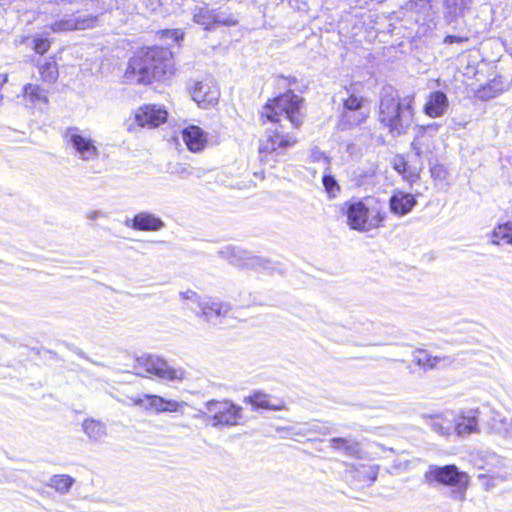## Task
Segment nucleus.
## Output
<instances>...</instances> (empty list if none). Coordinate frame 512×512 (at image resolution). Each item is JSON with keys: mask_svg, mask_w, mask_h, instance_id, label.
I'll return each instance as SVG.
<instances>
[{"mask_svg": "<svg viewBox=\"0 0 512 512\" xmlns=\"http://www.w3.org/2000/svg\"><path fill=\"white\" fill-rule=\"evenodd\" d=\"M424 483L429 486H445L449 487V497L458 502L466 500L467 490L470 485V477L464 472L460 471L454 464L438 466L429 465L428 469L423 475Z\"/></svg>", "mask_w": 512, "mask_h": 512, "instance_id": "nucleus-4", "label": "nucleus"}, {"mask_svg": "<svg viewBox=\"0 0 512 512\" xmlns=\"http://www.w3.org/2000/svg\"><path fill=\"white\" fill-rule=\"evenodd\" d=\"M472 0H444V16L447 22H454L464 16L470 8Z\"/></svg>", "mask_w": 512, "mask_h": 512, "instance_id": "nucleus-22", "label": "nucleus"}, {"mask_svg": "<svg viewBox=\"0 0 512 512\" xmlns=\"http://www.w3.org/2000/svg\"><path fill=\"white\" fill-rule=\"evenodd\" d=\"M39 72L42 79L46 82L52 83L57 80L58 69L54 61H46L39 67Z\"/></svg>", "mask_w": 512, "mask_h": 512, "instance_id": "nucleus-32", "label": "nucleus"}, {"mask_svg": "<svg viewBox=\"0 0 512 512\" xmlns=\"http://www.w3.org/2000/svg\"><path fill=\"white\" fill-rule=\"evenodd\" d=\"M193 20L195 23L209 29L216 22V16L212 10L205 4L195 7L193 11Z\"/></svg>", "mask_w": 512, "mask_h": 512, "instance_id": "nucleus-29", "label": "nucleus"}, {"mask_svg": "<svg viewBox=\"0 0 512 512\" xmlns=\"http://www.w3.org/2000/svg\"><path fill=\"white\" fill-rule=\"evenodd\" d=\"M171 173L185 179L193 175V168L189 165L178 163L172 168Z\"/></svg>", "mask_w": 512, "mask_h": 512, "instance_id": "nucleus-36", "label": "nucleus"}, {"mask_svg": "<svg viewBox=\"0 0 512 512\" xmlns=\"http://www.w3.org/2000/svg\"><path fill=\"white\" fill-rule=\"evenodd\" d=\"M416 204L417 200L412 194L401 191L394 193L389 200L391 212L399 216L411 212Z\"/></svg>", "mask_w": 512, "mask_h": 512, "instance_id": "nucleus-20", "label": "nucleus"}, {"mask_svg": "<svg viewBox=\"0 0 512 512\" xmlns=\"http://www.w3.org/2000/svg\"><path fill=\"white\" fill-rule=\"evenodd\" d=\"M276 430H277V432L290 431V430H292V428H289V427H279Z\"/></svg>", "mask_w": 512, "mask_h": 512, "instance_id": "nucleus-46", "label": "nucleus"}, {"mask_svg": "<svg viewBox=\"0 0 512 512\" xmlns=\"http://www.w3.org/2000/svg\"><path fill=\"white\" fill-rule=\"evenodd\" d=\"M180 298L183 301H186L187 306L191 310H194L193 306H196L198 309L201 308V303L204 302V298H202L195 291L192 290L180 292Z\"/></svg>", "mask_w": 512, "mask_h": 512, "instance_id": "nucleus-34", "label": "nucleus"}, {"mask_svg": "<svg viewBox=\"0 0 512 512\" xmlns=\"http://www.w3.org/2000/svg\"><path fill=\"white\" fill-rule=\"evenodd\" d=\"M82 430L93 443H102L108 436L106 424L98 419H85L82 422Z\"/></svg>", "mask_w": 512, "mask_h": 512, "instance_id": "nucleus-21", "label": "nucleus"}, {"mask_svg": "<svg viewBox=\"0 0 512 512\" xmlns=\"http://www.w3.org/2000/svg\"><path fill=\"white\" fill-rule=\"evenodd\" d=\"M415 362L422 366L425 369H432L439 366L441 363L444 365L451 363V359L449 357H438L431 356L428 352L424 350H419L416 352L414 356Z\"/></svg>", "mask_w": 512, "mask_h": 512, "instance_id": "nucleus-27", "label": "nucleus"}, {"mask_svg": "<svg viewBox=\"0 0 512 512\" xmlns=\"http://www.w3.org/2000/svg\"><path fill=\"white\" fill-rule=\"evenodd\" d=\"M205 409L213 427H233L244 422L243 408L232 400H209Z\"/></svg>", "mask_w": 512, "mask_h": 512, "instance_id": "nucleus-8", "label": "nucleus"}, {"mask_svg": "<svg viewBox=\"0 0 512 512\" xmlns=\"http://www.w3.org/2000/svg\"><path fill=\"white\" fill-rule=\"evenodd\" d=\"M322 184L325 188V191L329 194L330 197H335L337 193L340 191V186L337 183L334 176L330 174V171H325L322 177Z\"/></svg>", "mask_w": 512, "mask_h": 512, "instance_id": "nucleus-33", "label": "nucleus"}, {"mask_svg": "<svg viewBox=\"0 0 512 512\" xmlns=\"http://www.w3.org/2000/svg\"><path fill=\"white\" fill-rule=\"evenodd\" d=\"M357 472L367 475L370 482H373L376 479V474L371 467L361 466V469L357 470Z\"/></svg>", "mask_w": 512, "mask_h": 512, "instance_id": "nucleus-41", "label": "nucleus"}, {"mask_svg": "<svg viewBox=\"0 0 512 512\" xmlns=\"http://www.w3.org/2000/svg\"><path fill=\"white\" fill-rule=\"evenodd\" d=\"M125 225L138 231H159L165 227V223L157 216L149 212H140L131 220H126Z\"/></svg>", "mask_w": 512, "mask_h": 512, "instance_id": "nucleus-15", "label": "nucleus"}, {"mask_svg": "<svg viewBox=\"0 0 512 512\" xmlns=\"http://www.w3.org/2000/svg\"><path fill=\"white\" fill-rule=\"evenodd\" d=\"M430 171H431V176L434 179H437V180H445L446 179L447 171L442 164H435L434 166L431 167Z\"/></svg>", "mask_w": 512, "mask_h": 512, "instance_id": "nucleus-38", "label": "nucleus"}, {"mask_svg": "<svg viewBox=\"0 0 512 512\" xmlns=\"http://www.w3.org/2000/svg\"><path fill=\"white\" fill-rule=\"evenodd\" d=\"M23 91L26 102L30 103L34 107H41L42 105H46L48 103L46 91L36 84H26L23 88Z\"/></svg>", "mask_w": 512, "mask_h": 512, "instance_id": "nucleus-25", "label": "nucleus"}, {"mask_svg": "<svg viewBox=\"0 0 512 512\" xmlns=\"http://www.w3.org/2000/svg\"><path fill=\"white\" fill-rule=\"evenodd\" d=\"M411 146H412V149H413V151L415 152V154L417 156H421L422 155V149H421L420 145L417 143L416 140H414L412 142Z\"/></svg>", "mask_w": 512, "mask_h": 512, "instance_id": "nucleus-44", "label": "nucleus"}, {"mask_svg": "<svg viewBox=\"0 0 512 512\" xmlns=\"http://www.w3.org/2000/svg\"><path fill=\"white\" fill-rule=\"evenodd\" d=\"M190 93L192 99L202 108L215 105L220 96L216 84L209 78L196 82Z\"/></svg>", "mask_w": 512, "mask_h": 512, "instance_id": "nucleus-10", "label": "nucleus"}, {"mask_svg": "<svg viewBox=\"0 0 512 512\" xmlns=\"http://www.w3.org/2000/svg\"><path fill=\"white\" fill-rule=\"evenodd\" d=\"M503 89L502 81L499 79H493L477 89L475 96L482 101H488L499 96L503 92Z\"/></svg>", "mask_w": 512, "mask_h": 512, "instance_id": "nucleus-26", "label": "nucleus"}, {"mask_svg": "<svg viewBox=\"0 0 512 512\" xmlns=\"http://www.w3.org/2000/svg\"><path fill=\"white\" fill-rule=\"evenodd\" d=\"M342 209L347 216L349 227L360 232L380 227L385 219L378 206H370L368 201H347Z\"/></svg>", "mask_w": 512, "mask_h": 512, "instance_id": "nucleus-5", "label": "nucleus"}, {"mask_svg": "<svg viewBox=\"0 0 512 512\" xmlns=\"http://www.w3.org/2000/svg\"><path fill=\"white\" fill-rule=\"evenodd\" d=\"M499 435L512 438V418H506Z\"/></svg>", "mask_w": 512, "mask_h": 512, "instance_id": "nucleus-39", "label": "nucleus"}, {"mask_svg": "<svg viewBox=\"0 0 512 512\" xmlns=\"http://www.w3.org/2000/svg\"><path fill=\"white\" fill-rule=\"evenodd\" d=\"M136 374L148 377L156 376L167 381H182L186 378V371L182 367L171 366L166 360L155 355H143L135 361Z\"/></svg>", "mask_w": 512, "mask_h": 512, "instance_id": "nucleus-7", "label": "nucleus"}, {"mask_svg": "<svg viewBox=\"0 0 512 512\" xmlns=\"http://www.w3.org/2000/svg\"><path fill=\"white\" fill-rule=\"evenodd\" d=\"M182 139L191 152H199L207 143V134L200 127L190 125L182 130Z\"/></svg>", "mask_w": 512, "mask_h": 512, "instance_id": "nucleus-16", "label": "nucleus"}, {"mask_svg": "<svg viewBox=\"0 0 512 512\" xmlns=\"http://www.w3.org/2000/svg\"><path fill=\"white\" fill-rule=\"evenodd\" d=\"M244 402L250 404L253 409H268L273 411H281L286 409V404L281 399H276L275 402L271 400V396L261 391H256L253 394L244 398Z\"/></svg>", "mask_w": 512, "mask_h": 512, "instance_id": "nucleus-17", "label": "nucleus"}, {"mask_svg": "<svg viewBox=\"0 0 512 512\" xmlns=\"http://www.w3.org/2000/svg\"><path fill=\"white\" fill-rule=\"evenodd\" d=\"M75 483V479L66 474L53 475L47 482V486L60 494H66Z\"/></svg>", "mask_w": 512, "mask_h": 512, "instance_id": "nucleus-30", "label": "nucleus"}, {"mask_svg": "<svg viewBox=\"0 0 512 512\" xmlns=\"http://www.w3.org/2000/svg\"><path fill=\"white\" fill-rule=\"evenodd\" d=\"M98 23V16L92 15H67L54 22L51 26L54 32H68L73 30H85L93 28Z\"/></svg>", "mask_w": 512, "mask_h": 512, "instance_id": "nucleus-11", "label": "nucleus"}, {"mask_svg": "<svg viewBox=\"0 0 512 512\" xmlns=\"http://www.w3.org/2000/svg\"><path fill=\"white\" fill-rule=\"evenodd\" d=\"M167 112L157 105H145L135 115L136 122L142 127H157L164 123Z\"/></svg>", "mask_w": 512, "mask_h": 512, "instance_id": "nucleus-14", "label": "nucleus"}, {"mask_svg": "<svg viewBox=\"0 0 512 512\" xmlns=\"http://www.w3.org/2000/svg\"><path fill=\"white\" fill-rule=\"evenodd\" d=\"M363 98L358 97L354 94H349L347 98H343L344 112L343 119L349 122V125H356L361 123L365 119V115L361 114L353 120H350V112L358 111L362 107Z\"/></svg>", "mask_w": 512, "mask_h": 512, "instance_id": "nucleus-24", "label": "nucleus"}, {"mask_svg": "<svg viewBox=\"0 0 512 512\" xmlns=\"http://www.w3.org/2000/svg\"><path fill=\"white\" fill-rule=\"evenodd\" d=\"M414 96L398 97L387 89L381 95L379 121L392 135H402L411 126L414 118Z\"/></svg>", "mask_w": 512, "mask_h": 512, "instance_id": "nucleus-3", "label": "nucleus"}, {"mask_svg": "<svg viewBox=\"0 0 512 512\" xmlns=\"http://www.w3.org/2000/svg\"><path fill=\"white\" fill-rule=\"evenodd\" d=\"M63 143L70 154L84 162L95 161L99 158L100 151L96 141L87 131L79 127L66 128L63 132Z\"/></svg>", "mask_w": 512, "mask_h": 512, "instance_id": "nucleus-6", "label": "nucleus"}, {"mask_svg": "<svg viewBox=\"0 0 512 512\" xmlns=\"http://www.w3.org/2000/svg\"><path fill=\"white\" fill-rule=\"evenodd\" d=\"M106 215L101 212V211H90L88 214H87V218L89 220H96L98 218H104Z\"/></svg>", "mask_w": 512, "mask_h": 512, "instance_id": "nucleus-43", "label": "nucleus"}, {"mask_svg": "<svg viewBox=\"0 0 512 512\" xmlns=\"http://www.w3.org/2000/svg\"><path fill=\"white\" fill-rule=\"evenodd\" d=\"M172 73L171 51L162 47H151L130 59L124 80L131 84H149L153 80H164Z\"/></svg>", "mask_w": 512, "mask_h": 512, "instance_id": "nucleus-2", "label": "nucleus"}, {"mask_svg": "<svg viewBox=\"0 0 512 512\" xmlns=\"http://www.w3.org/2000/svg\"><path fill=\"white\" fill-rule=\"evenodd\" d=\"M449 107V100L442 91L431 92L424 106L426 115L432 118L443 116Z\"/></svg>", "mask_w": 512, "mask_h": 512, "instance_id": "nucleus-18", "label": "nucleus"}, {"mask_svg": "<svg viewBox=\"0 0 512 512\" xmlns=\"http://www.w3.org/2000/svg\"><path fill=\"white\" fill-rule=\"evenodd\" d=\"M485 409H487L489 416V420L487 422V429L489 430V432L499 435L506 417L501 415L499 412L495 411L490 406H485Z\"/></svg>", "mask_w": 512, "mask_h": 512, "instance_id": "nucleus-31", "label": "nucleus"}, {"mask_svg": "<svg viewBox=\"0 0 512 512\" xmlns=\"http://www.w3.org/2000/svg\"><path fill=\"white\" fill-rule=\"evenodd\" d=\"M395 169L399 172L405 171L406 163L404 161H401L399 164H395Z\"/></svg>", "mask_w": 512, "mask_h": 512, "instance_id": "nucleus-45", "label": "nucleus"}, {"mask_svg": "<svg viewBox=\"0 0 512 512\" xmlns=\"http://www.w3.org/2000/svg\"><path fill=\"white\" fill-rule=\"evenodd\" d=\"M231 307L228 303L222 302L218 299L204 298V302L201 303V308L195 311V314L200 319L214 325L218 324L221 318L225 317Z\"/></svg>", "mask_w": 512, "mask_h": 512, "instance_id": "nucleus-12", "label": "nucleus"}, {"mask_svg": "<svg viewBox=\"0 0 512 512\" xmlns=\"http://www.w3.org/2000/svg\"><path fill=\"white\" fill-rule=\"evenodd\" d=\"M33 43V50L38 54H44L47 52L50 48V42L46 38H34L32 40Z\"/></svg>", "mask_w": 512, "mask_h": 512, "instance_id": "nucleus-37", "label": "nucleus"}, {"mask_svg": "<svg viewBox=\"0 0 512 512\" xmlns=\"http://www.w3.org/2000/svg\"><path fill=\"white\" fill-rule=\"evenodd\" d=\"M310 161L317 163L323 161L325 164V171H330V158L322 152L318 147H313L310 152Z\"/></svg>", "mask_w": 512, "mask_h": 512, "instance_id": "nucleus-35", "label": "nucleus"}, {"mask_svg": "<svg viewBox=\"0 0 512 512\" xmlns=\"http://www.w3.org/2000/svg\"><path fill=\"white\" fill-rule=\"evenodd\" d=\"M428 419V425L430 426V428L439 435L449 436L453 432V413L430 416Z\"/></svg>", "mask_w": 512, "mask_h": 512, "instance_id": "nucleus-23", "label": "nucleus"}, {"mask_svg": "<svg viewBox=\"0 0 512 512\" xmlns=\"http://www.w3.org/2000/svg\"><path fill=\"white\" fill-rule=\"evenodd\" d=\"M127 398L130 401L128 404L140 407L145 411L155 413H176L181 411L185 406L184 402H179L174 399H166L153 394H143L142 396H130Z\"/></svg>", "mask_w": 512, "mask_h": 512, "instance_id": "nucleus-9", "label": "nucleus"}, {"mask_svg": "<svg viewBox=\"0 0 512 512\" xmlns=\"http://www.w3.org/2000/svg\"><path fill=\"white\" fill-rule=\"evenodd\" d=\"M262 117L279 124L278 127L266 130L264 137L260 140L259 154L261 160L278 150H284L296 144V137L285 131L286 124L292 128H298L302 124L300 112V100L291 93L281 95L267 103L261 112Z\"/></svg>", "mask_w": 512, "mask_h": 512, "instance_id": "nucleus-1", "label": "nucleus"}, {"mask_svg": "<svg viewBox=\"0 0 512 512\" xmlns=\"http://www.w3.org/2000/svg\"><path fill=\"white\" fill-rule=\"evenodd\" d=\"M334 450L343 452L347 456H357L360 451L358 442L347 438H332L329 440Z\"/></svg>", "mask_w": 512, "mask_h": 512, "instance_id": "nucleus-28", "label": "nucleus"}, {"mask_svg": "<svg viewBox=\"0 0 512 512\" xmlns=\"http://www.w3.org/2000/svg\"><path fill=\"white\" fill-rule=\"evenodd\" d=\"M468 40V38L455 36V35H447L444 38V43L453 44V43H464Z\"/></svg>", "mask_w": 512, "mask_h": 512, "instance_id": "nucleus-40", "label": "nucleus"}, {"mask_svg": "<svg viewBox=\"0 0 512 512\" xmlns=\"http://www.w3.org/2000/svg\"><path fill=\"white\" fill-rule=\"evenodd\" d=\"M482 412L479 409H470L459 416L453 414V431L459 437H467L474 433H479L478 418Z\"/></svg>", "mask_w": 512, "mask_h": 512, "instance_id": "nucleus-13", "label": "nucleus"}, {"mask_svg": "<svg viewBox=\"0 0 512 512\" xmlns=\"http://www.w3.org/2000/svg\"><path fill=\"white\" fill-rule=\"evenodd\" d=\"M308 432H318V429L316 426H313L309 429H300L294 433H292V435L294 436H305Z\"/></svg>", "mask_w": 512, "mask_h": 512, "instance_id": "nucleus-42", "label": "nucleus"}, {"mask_svg": "<svg viewBox=\"0 0 512 512\" xmlns=\"http://www.w3.org/2000/svg\"><path fill=\"white\" fill-rule=\"evenodd\" d=\"M232 262L237 266L255 270L268 269L270 264L269 261L241 249H233Z\"/></svg>", "mask_w": 512, "mask_h": 512, "instance_id": "nucleus-19", "label": "nucleus"}]
</instances>
